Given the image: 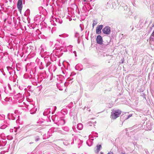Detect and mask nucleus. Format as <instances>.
Instances as JSON below:
<instances>
[{"mask_svg":"<svg viewBox=\"0 0 154 154\" xmlns=\"http://www.w3.org/2000/svg\"><path fill=\"white\" fill-rule=\"evenodd\" d=\"M102 31L104 34H109L110 32V28L108 26H106L103 28L102 30Z\"/></svg>","mask_w":154,"mask_h":154,"instance_id":"obj_3","label":"nucleus"},{"mask_svg":"<svg viewBox=\"0 0 154 154\" xmlns=\"http://www.w3.org/2000/svg\"><path fill=\"white\" fill-rule=\"evenodd\" d=\"M121 113V111L119 110H113L111 112V116L112 119H115L119 117Z\"/></svg>","mask_w":154,"mask_h":154,"instance_id":"obj_1","label":"nucleus"},{"mask_svg":"<svg viewBox=\"0 0 154 154\" xmlns=\"http://www.w3.org/2000/svg\"><path fill=\"white\" fill-rule=\"evenodd\" d=\"M79 35V34L78 33L76 32L75 34V37H77Z\"/></svg>","mask_w":154,"mask_h":154,"instance_id":"obj_11","label":"nucleus"},{"mask_svg":"<svg viewBox=\"0 0 154 154\" xmlns=\"http://www.w3.org/2000/svg\"><path fill=\"white\" fill-rule=\"evenodd\" d=\"M103 26L102 25H100L98 26L96 28V33L97 34H100L101 33V30L102 29Z\"/></svg>","mask_w":154,"mask_h":154,"instance_id":"obj_5","label":"nucleus"},{"mask_svg":"<svg viewBox=\"0 0 154 154\" xmlns=\"http://www.w3.org/2000/svg\"><path fill=\"white\" fill-rule=\"evenodd\" d=\"M73 52L75 54V56L76 57L77 56L76 52L75 51H74Z\"/></svg>","mask_w":154,"mask_h":154,"instance_id":"obj_14","label":"nucleus"},{"mask_svg":"<svg viewBox=\"0 0 154 154\" xmlns=\"http://www.w3.org/2000/svg\"><path fill=\"white\" fill-rule=\"evenodd\" d=\"M101 147V146L100 145H98L97 146V152H98L99 151Z\"/></svg>","mask_w":154,"mask_h":154,"instance_id":"obj_8","label":"nucleus"},{"mask_svg":"<svg viewBox=\"0 0 154 154\" xmlns=\"http://www.w3.org/2000/svg\"><path fill=\"white\" fill-rule=\"evenodd\" d=\"M17 7L20 11H21L23 8L22 0H18L17 3Z\"/></svg>","mask_w":154,"mask_h":154,"instance_id":"obj_2","label":"nucleus"},{"mask_svg":"<svg viewBox=\"0 0 154 154\" xmlns=\"http://www.w3.org/2000/svg\"><path fill=\"white\" fill-rule=\"evenodd\" d=\"M77 128L79 130H82L83 128L82 125L81 123H79L77 125Z\"/></svg>","mask_w":154,"mask_h":154,"instance_id":"obj_7","label":"nucleus"},{"mask_svg":"<svg viewBox=\"0 0 154 154\" xmlns=\"http://www.w3.org/2000/svg\"><path fill=\"white\" fill-rule=\"evenodd\" d=\"M107 154H114L112 152L110 151Z\"/></svg>","mask_w":154,"mask_h":154,"instance_id":"obj_13","label":"nucleus"},{"mask_svg":"<svg viewBox=\"0 0 154 154\" xmlns=\"http://www.w3.org/2000/svg\"><path fill=\"white\" fill-rule=\"evenodd\" d=\"M39 140V138L38 137H36V138L35 139V141H38V140Z\"/></svg>","mask_w":154,"mask_h":154,"instance_id":"obj_12","label":"nucleus"},{"mask_svg":"<svg viewBox=\"0 0 154 154\" xmlns=\"http://www.w3.org/2000/svg\"><path fill=\"white\" fill-rule=\"evenodd\" d=\"M54 108H54V110H55L56 109H57V107H56V106H55L54 107Z\"/></svg>","mask_w":154,"mask_h":154,"instance_id":"obj_20","label":"nucleus"},{"mask_svg":"<svg viewBox=\"0 0 154 154\" xmlns=\"http://www.w3.org/2000/svg\"><path fill=\"white\" fill-rule=\"evenodd\" d=\"M97 43L101 45L103 43V39L102 37L100 35H98L96 39Z\"/></svg>","mask_w":154,"mask_h":154,"instance_id":"obj_4","label":"nucleus"},{"mask_svg":"<svg viewBox=\"0 0 154 154\" xmlns=\"http://www.w3.org/2000/svg\"><path fill=\"white\" fill-rule=\"evenodd\" d=\"M30 143V144H31V143Z\"/></svg>","mask_w":154,"mask_h":154,"instance_id":"obj_24","label":"nucleus"},{"mask_svg":"<svg viewBox=\"0 0 154 154\" xmlns=\"http://www.w3.org/2000/svg\"><path fill=\"white\" fill-rule=\"evenodd\" d=\"M121 154H127L125 153V152H122L121 153Z\"/></svg>","mask_w":154,"mask_h":154,"instance_id":"obj_17","label":"nucleus"},{"mask_svg":"<svg viewBox=\"0 0 154 154\" xmlns=\"http://www.w3.org/2000/svg\"><path fill=\"white\" fill-rule=\"evenodd\" d=\"M100 154H103V152H101Z\"/></svg>","mask_w":154,"mask_h":154,"instance_id":"obj_21","label":"nucleus"},{"mask_svg":"<svg viewBox=\"0 0 154 154\" xmlns=\"http://www.w3.org/2000/svg\"><path fill=\"white\" fill-rule=\"evenodd\" d=\"M121 9L123 10L124 11H126V12H129L130 11L129 8H128L127 6L125 5H124L123 6H122Z\"/></svg>","mask_w":154,"mask_h":154,"instance_id":"obj_6","label":"nucleus"},{"mask_svg":"<svg viewBox=\"0 0 154 154\" xmlns=\"http://www.w3.org/2000/svg\"><path fill=\"white\" fill-rule=\"evenodd\" d=\"M154 24H153V25H152V27H154Z\"/></svg>","mask_w":154,"mask_h":154,"instance_id":"obj_23","label":"nucleus"},{"mask_svg":"<svg viewBox=\"0 0 154 154\" xmlns=\"http://www.w3.org/2000/svg\"><path fill=\"white\" fill-rule=\"evenodd\" d=\"M7 68L8 70H9V69H12L10 67H7Z\"/></svg>","mask_w":154,"mask_h":154,"instance_id":"obj_16","label":"nucleus"},{"mask_svg":"<svg viewBox=\"0 0 154 154\" xmlns=\"http://www.w3.org/2000/svg\"><path fill=\"white\" fill-rule=\"evenodd\" d=\"M13 129H11L10 130V131L11 132H13Z\"/></svg>","mask_w":154,"mask_h":154,"instance_id":"obj_19","label":"nucleus"},{"mask_svg":"<svg viewBox=\"0 0 154 154\" xmlns=\"http://www.w3.org/2000/svg\"><path fill=\"white\" fill-rule=\"evenodd\" d=\"M132 116V115H129L128 116V117L127 118V119H128L130 117H131Z\"/></svg>","mask_w":154,"mask_h":154,"instance_id":"obj_15","label":"nucleus"},{"mask_svg":"<svg viewBox=\"0 0 154 154\" xmlns=\"http://www.w3.org/2000/svg\"><path fill=\"white\" fill-rule=\"evenodd\" d=\"M97 24V22L95 20H93V22L92 24V26L94 27Z\"/></svg>","mask_w":154,"mask_h":154,"instance_id":"obj_10","label":"nucleus"},{"mask_svg":"<svg viewBox=\"0 0 154 154\" xmlns=\"http://www.w3.org/2000/svg\"><path fill=\"white\" fill-rule=\"evenodd\" d=\"M9 73H10V74H11V72H9Z\"/></svg>","mask_w":154,"mask_h":154,"instance_id":"obj_22","label":"nucleus"},{"mask_svg":"<svg viewBox=\"0 0 154 154\" xmlns=\"http://www.w3.org/2000/svg\"><path fill=\"white\" fill-rule=\"evenodd\" d=\"M16 130H14L15 132H16Z\"/></svg>","mask_w":154,"mask_h":154,"instance_id":"obj_26","label":"nucleus"},{"mask_svg":"<svg viewBox=\"0 0 154 154\" xmlns=\"http://www.w3.org/2000/svg\"><path fill=\"white\" fill-rule=\"evenodd\" d=\"M7 125H2L0 126V128L2 129H5L7 127Z\"/></svg>","mask_w":154,"mask_h":154,"instance_id":"obj_9","label":"nucleus"},{"mask_svg":"<svg viewBox=\"0 0 154 154\" xmlns=\"http://www.w3.org/2000/svg\"><path fill=\"white\" fill-rule=\"evenodd\" d=\"M151 129L150 128V129H149V130H151Z\"/></svg>","mask_w":154,"mask_h":154,"instance_id":"obj_25","label":"nucleus"},{"mask_svg":"<svg viewBox=\"0 0 154 154\" xmlns=\"http://www.w3.org/2000/svg\"><path fill=\"white\" fill-rule=\"evenodd\" d=\"M151 35L154 37V31L152 32Z\"/></svg>","mask_w":154,"mask_h":154,"instance_id":"obj_18","label":"nucleus"}]
</instances>
